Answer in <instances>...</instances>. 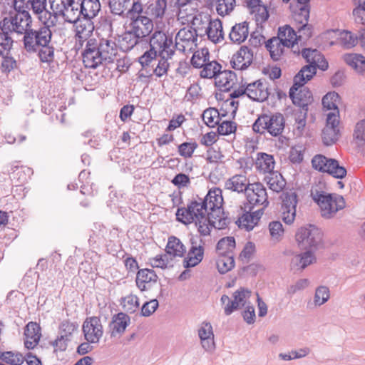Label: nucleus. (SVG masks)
I'll return each mask as SVG.
<instances>
[{
    "mask_svg": "<svg viewBox=\"0 0 365 365\" xmlns=\"http://www.w3.org/2000/svg\"><path fill=\"white\" fill-rule=\"evenodd\" d=\"M176 219L184 225L195 223L197 231L202 236H208L210 235V227L215 226V220L213 212L205 213L199 211L198 209L194 210L193 207H180L176 212Z\"/></svg>",
    "mask_w": 365,
    "mask_h": 365,
    "instance_id": "f257e3e1",
    "label": "nucleus"
},
{
    "mask_svg": "<svg viewBox=\"0 0 365 365\" xmlns=\"http://www.w3.org/2000/svg\"><path fill=\"white\" fill-rule=\"evenodd\" d=\"M312 200L319 206L323 217L330 219L340 210L345 207L346 202L341 195H333L322 190L318 185L311 189Z\"/></svg>",
    "mask_w": 365,
    "mask_h": 365,
    "instance_id": "f03ea898",
    "label": "nucleus"
},
{
    "mask_svg": "<svg viewBox=\"0 0 365 365\" xmlns=\"http://www.w3.org/2000/svg\"><path fill=\"white\" fill-rule=\"evenodd\" d=\"M312 200L319 206L323 217L330 219L340 210L345 207L346 202L341 195H333L322 190L318 185L311 189Z\"/></svg>",
    "mask_w": 365,
    "mask_h": 365,
    "instance_id": "7ed1b4c3",
    "label": "nucleus"
},
{
    "mask_svg": "<svg viewBox=\"0 0 365 365\" xmlns=\"http://www.w3.org/2000/svg\"><path fill=\"white\" fill-rule=\"evenodd\" d=\"M285 127V118L280 113L259 115L252 124L255 133L264 135L268 133L272 137L280 135Z\"/></svg>",
    "mask_w": 365,
    "mask_h": 365,
    "instance_id": "20e7f679",
    "label": "nucleus"
},
{
    "mask_svg": "<svg viewBox=\"0 0 365 365\" xmlns=\"http://www.w3.org/2000/svg\"><path fill=\"white\" fill-rule=\"evenodd\" d=\"M197 197V199L191 200L187 205V207L192 206L194 210L197 208L199 211L205 213L213 212L215 214L216 212H223V197L221 189L218 187L212 188L203 198L198 196Z\"/></svg>",
    "mask_w": 365,
    "mask_h": 365,
    "instance_id": "39448f33",
    "label": "nucleus"
},
{
    "mask_svg": "<svg viewBox=\"0 0 365 365\" xmlns=\"http://www.w3.org/2000/svg\"><path fill=\"white\" fill-rule=\"evenodd\" d=\"M24 34V46L29 53H36L39 50V46L50 43L52 32L49 26H43L38 29H26Z\"/></svg>",
    "mask_w": 365,
    "mask_h": 365,
    "instance_id": "423d86ee",
    "label": "nucleus"
},
{
    "mask_svg": "<svg viewBox=\"0 0 365 365\" xmlns=\"http://www.w3.org/2000/svg\"><path fill=\"white\" fill-rule=\"evenodd\" d=\"M309 81L307 80L306 77L302 79V76L295 75L294 83L289 91V96L293 104L301 108L302 110H304V109L308 110L309 105L313 101L312 93L309 89L303 88L298 91L299 88L302 87Z\"/></svg>",
    "mask_w": 365,
    "mask_h": 365,
    "instance_id": "0eeeda50",
    "label": "nucleus"
},
{
    "mask_svg": "<svg viewBox=\"0 0 365 365\" xmlns=\"http://www.w3.org/2000/svg\"><path fill=\"white\" fill-rule=\"evenodd\" d=\"M201 23H202V18L195 16L191 21V26L183 27L180 29L175 36V41L176 42L180 41L183 44L179 43L178 51L184 52L186 48L191 50L193 47H197V29H199L197 26Z\"/></svg>",
    "mask_w": 365,
    "mask_h": 365,
    "instance_id": "6e6552de",
    "label": "nucleus"
},
{
    "mask_svg": "<svg viewBox=\"0 0 365 365\" xmlns=\"http://www.w3.org/2000/svg\"><path fill=\"white\" fill-rule=\"evenodd\" d=\"M295 237L302 248H316L322 241V232L316 226L309 225L298 229Z\"/></svg>",
    "mask_w": 365,
    "mask_h": 365,
    "instance_id": "1a4fd4ad",
    "label": "nucleus"
},
{
    "mask_svg": "<svg viewBox=\"0 0 365 365\" xmlns=\"http://www.w3.org/2000/svg\"><path fill=\"white\" fill-rule=\"evenodd\" d=\"M302 56L306 60L308 64L304 66L296 76L307 78V80H311L316 75L318 63L324 58V56L317 50L305 48L302 51Z\"/></svg>",
    "mask_w": 365,
    "mask_h": 365,
    "instance_id": "9d476101",
    "label": "nucleus"
},
{
    "mask_svg": "<svg viewBox=\"0 0 365 365\" xmlns=\"http://www.w3.org/2000/svg\"><path fill=\"white\" fill-rule=\"evenodd\" d=\"M246 196L247 202L244 203V208L248 207L252 211L255 205H262L263 208L269 205L266 188L261 182H255L250 185Z\"/></svg>",
    "mask_w": 365,
    "mask_h": 365,
    "instance_id": "9b49d317",
    "label": "nucleus"
},
{
    "mask_svg": "<svg viewBox=\"0 0 365 365\" xmlns=\"http://www.w3.org/2000/svg\"><path fill=\"white\" fill-rule=\"evenodd\" d=\"M100 52L96 38H88L82 52L83 62L86 68H96L104 63L103 55Z\"/></svg>",
    "mask_w": 365,
    "mask_h": 365,
    "instance_id": "f8f14e48",
    "label": "nucleus"
},
{
    "mask_svg": "<svg viewBox=\"0 0 365 365\" xmlns=\"http://www.w3.org/2000/svg\"><path fill=\"white\" fill-rule=\"evenodd\" d=\"M282 199V217L287 225L294 222L296 217V207L298 202L297 195L294 191L284 192L281 195Z\"/></svg>",
    "mask_w": 365,
    "mask_h": 365,
    "instance_id": "ddd939ff",
    "label": "nucleus"
},
{
    "mask_svg": "<svg viewBox=\"0 0 365 365\" xmlns=\"http://www.w3.org/2000/svg\"><path fill=\"white\" fill-rule=\"evenodd\" d=\"M83 333L85 339L90 343H98L103 336V329L100 317H87L83 324Z\"/></svg>",
    "mask_w": 365,
    "mask_h": 365,
    "instance_id": "4468645a",
    "label": "nucleus"
},
{
    "mask_svg": "<svg viewBox=\"0 0 365 365\" xmlns=\"http://www.w3.org/2000/svg\"><path fill=\"white\" fill-rule=\"evenodd\" d=\"M339 117L334 113H329L327 118L326 126L322 130V140L325 145L335 143L339 137Z\"/></svg>",
    "mask_w": 365,
    "mask_h": 365,
    "instance_id": "2eb2a0df",
    "label": "nucleus"
},
{
    "mask_svg": "<svg viewBox=\"0 0 365 365\" xmlns=\"http://www.w3.org/2000/svg\"><path fill=\"white\" fill-rule=\"evenodd\" d=\"M253 51L246 46H242L233 55L230 63L234 69L245 70L252 63Z\"/></svg>",
    "mask_w": 365,
    "mask_h": 365,
    "instance_id": "dca6fc26",
    "label": "nucleus"
},
{
    "mask_svg": "<svg viewBox=\"0 0 365 365\" xmlns=\"http://www.w3.org/2000/svg\"><path fill=\"white\" fill-rule=\"evenodd\" d=\"M63 16L66 22L78 24L81 19H83V13L81 9L80 0H73L67 6H61L58 12Z\"/></svg>",
    "mask_w": 365,
    "mask_h": 365,
    "instance_id": "f3484780",
    "label": "nucleus"
},
{
    "mask_svg": "<svg viewBox=\"0 0 365 365\" xmlns=\"http://www.w3.org/2000/svg\"><path fill=\"white\" fill-rule=\"evenodd\" d=\"M130 323V317L124 312H119L113 316L109 323L111 337L120 336Z\"/></svg>",
    "mask_w": 365,
    "mask_h": 365,
    "instance_id": "a211bd4d",
    "label": "nucleus"
},
{
    "mask_svg": "<svg viewBox=\"0 0 365 365\" xmlns=\"http://www.w3.org/2000/svg\"><path fill=\"white\" fill-rule=\"evenodd\" d=\"M130 29L136 36L142 38L148 36L153 29V24L150 19L145 16H138L132 20Z\"/></svg>",
    "mask_w": 365,
    "mask_h": 365,
    "instance_id": "6ab92c4d",
    "label": "nucleus"
},
{
    "mask_svg": "<svg viewBox=\"0 0 365 365\" xmlns=\"http://www.w3.org/2000/svg\"><path fill=\"white\" fill-rule=\"evenodd\" d=\"M247 96L254 101L263 102L269 97L266 84L262 80H257L246 86Z\"/></svg>",
    "mask_w": 365,
    "mask_h": 365,
    "instance_id": "aec40b11",
    "label": "nucleus"
},
{
    "mask_svg": "<svg viewBox=\"0 0 365 365\" xmlns=\"http://www.w3.org/2000/svg\"><path fill=\"white\" fill-rule=\"evenodd\" d=\"M236 73L230 70L221 71L215 77V84L220 91L228 92L235 84Z\"/></svg>",
    "mask_w": 365,
    "mask_h": 365,
    "instance_id": "412c9836",
    "label": "nucleus"
},
{
    "mask_svg": "<svg viewBox=\"0 0 365 365\" xmlns=\"http://www.w3.org/2000/svg\"><path fill=\"white\" fill-rule=\"evenodd\" d=\"M100 53L103 55L104 63H112L117 55L118 49L115 43L106 38L96 39Z\"/></svg>",
    "mask_w": 365,
    "mask_h": 365,
    "instance_id": "4be33fe9",
    "label": "nucleus"
},
{
    "mask_svg": "<svg viewBox=\"0 0 365 365\" xmlns=\"http://www.w3.org/2000/svg\"><path fill=\"white\" fill-rule=\"evenodd\" d=\"M242 209L244 210L245 213L240 217L236 223L239 227L241 226V223L243 222V226L246 228L247 230H251L253 229L255 225L257 223V221L260 219L261 216L263 214L264 208L259 209L255 212H252L249 210V208L247 207L246 210L244 208V206L242 207Z\"/></svg>",
    "mask_w": 365,
    "mask_h": 365,
    "instance_id": "5701e85b",
    "label": "nucleus"
},
{
    "mask_svg": "<svg viewBox=\"0 0 365 365\" xmlns=\"http://www.w3.org/2000/svg\"><path fill=\"white\" fill-rule=\"evenodd\" d=\"M205 34L207 38L214 43H217L224 40V32L222 21L217 19L210 20L207 27L205 29Z\"/></svg>",
    "mask_w": 365,
    "mask_h": 365,
    "instance_id": "b1692460",
    "label": "nucleus"
},
{
    "mask_svg": "<svg viewBox=\"0 0 365 365\" xmlns=\"http://www.w3.org/2000/svg\"><path fill=\"white\" fill-rule=\"evenodd\" d=\"M250 185L247 182L245 175H235L226 181L225 188L237 192L245 191V194H247L251 187Z\"/></svg>",
    "mask_w": 365,
    "mask_h": 365,
    "instance_id": "393cba45",
    "label": "nucleus"
},
{
    "mask_svg": "<svg viewBox=\"0 0 365 365\" xmlns=\"http://www.w3.org/2000/svg\"><path fill=\"white\" fill-rule=\"evenodd\" d=\"M248 34V23L244 21L236 24L232 27L229 34V38L232 43L240 44L247 39Z\"/></svg>",
    "mask_w": 365,
    "mask_h": 365,
    "instance_id": "a878e982",
    "label": "nucleus"
},
{
    "mask_svg": "<svg viewBox=\"0 0 365 365\" xmlns=\"http://www.w3.org/2000/svg\"><path fill=\"white\" fill-rule=\"evenodd\" d=\"M158 279L155 272L151 269H139L136 274L135 282L137 287L141 290L147 289L146 284L156 282Z\"/></svg>",
    "mask_w": 365,
    "mask_h": 365,
    "instance_id": "bb28decb",
    "label": "nucleus"
},
{
    "mask_svg": "<svg viewBox=\"0 0 365 365\" xmlns=\"http://www.w3.org/2000/svg\"><path fill=\"white\" fill-rule=\"evenodd\" d=\"M24 29L23 26L18 25L16 17H13L11 13H10L9 17H4L3 20L0 21V32L3 34L10 36L14 32L22 34Z\"/></svg>",
    "mask_w": 365,
    "mask_h": 365,
    "instance_id": "cd10ccee",
    "label": "nucleus"
},
{
    "mask_svg": "<svg viewBox=\"0 0 365 365\" xmlns=\"http://www.w3.org/2000/svg\"><path fill=\"white\" fill-rule=\"evenodd\" d=\"M277 38H279L287 48L292 47V48H294V44L297 43L298 40L295 31L289 25L279 28Z\"/></svg>",
    "mask_w": 365,
    "mask_h": 365,
    "instance_id": "c85d7f7f",
    "label": "nucleus"
},
{
    "mask_svg": "<svg viewBox=\"0 0 365 365\" xmlns=\"http://www.w3.org/2000/svg\"><path fill=\"white\" fill-rule=\"evenodd\" d=\"M265 47L269 51L272 59L277 61L280 59L287 45H284L279 38L272 37L265 43Z\"/></svg>",
    "mask_w": 365,
    "mask_h": 365,
    "instance_id": "c756f323",
    "label": "nucleus"
},
{
    "mask_svg": "<svg viewBox=\"0 0 365 365\" xmlns=\"http://www.w3.org/2000/svg\"><path fill=\"white\" fill-rule=\"evenodd\" d=\"M84 22L80 19L78 24H75L76 26V37L78 38L80 43L86 41L89 38L88 36L93 33V25L91 22L92 19H83Z\"/></svg>",
    "mask_w": 365,
    "mask_h": 365,
    "instance_id": "7c9ffc66",
    "label": "nucleus"
},
{
    "mask_svg": "<svg viewBox=\"0 0 365 365\" xmlns=\"http://www.w3.org/2000/svg\"><path fill=\"white\" fill-rule=\"evenodd\" d=\"M83 19H93L96 17L101 10L99 0H80Z\"/></svg>",
    "mask_w": 365,
    "mask_h": 365,
    "instance_id": "2f4dec72",
    "label": "nucleus"
},
{
    "mask_svg": "<svg viewBox=\"0 0 365 365\" xmlns=\"http://www.w3.org/2000/svg\"><path fill=\"white\" fill-rule=\"evenodd\" d=\"M344 60L351 67L359 73L365 71V57L357 53H347L344 56Z\"/></svg>",
    "mask_w": 365,
    "mask_h": 365,
    "instance_id": "473e14b6",
    "label": "nucleus"
},
{
    "mask_svg": "<svg viewBox=\"0 0 365 365\" xmlns=\"http://www.w3.org/2000/svg\"><path fill=\"white\" fill-rule=\"evenodd\" d=\"M235 248V239L233 237H225L220 239L217 245L216 251L218 256L222 255H233V250Z\"/></svg>",
    "mask_w": 365,
    "mask_h": 365,
    "instance_id": "72a5a7b5",
    "label": "nucleus"
},
{
    "mask_svg": "<svg viewBox=\"0 0 365 365\" xmlns=\"http://www.w3.org/2000/svg\"><path fill=\"white\" fill-rule=\"evenodd\" d=\"M257 166L264 173H271L274 168V160L272 155L264 153H258L256 162Z\"/></svg>",
    "mask_w": 365,
    "mask_h": 365,
    "instance_id": "f704fd0d",
    "label": "nucleus"
},
{
    "mask_svg": "<svg viewBox=\"0 0 365 365\" xmlns=\"http://www.w3.org/2000/svg\"><path fill=\"white\" fill-rule=\"evenodd\" d=\"M316 262V257L314 254L307 250L300 255H297L292 259L293 266H299L301 269H305L308 265Z\"/></svg>",
    "mask_w": 365,
    "mask_h": 365,
    "instance_id": "c9c22d12",
    "label": "nucleus"
},
{
    "mask_svg": "<svg viewBox=\"0 0 365 365\" xmlns=\"http://www.w3.org/2000/svg\"><path fill=\"white\" fill-rule=\"evenodd\" d=\"M216 266L220 274H225L230 271L235 266L233 255H222L218 256L216 260Z\"/></svg>",
    "mask_w": 365,
    "mask_h": 365,
    "instance_id": "e433bc0d",
    "label": "nucleus"
},
{
    "mask_svg": "<svg viewBox=\"0 0 365 365\" xmlns=\"http://www.w3.org/2000/svg\"><path fill=\"white\" fill-rule=\"evenodd\" d=\"M340 101V96L335 91L327 93L322 98L323 107L327 110H334V113L339 117L338 103Z\"/></svg>",
    "mask_w": 365,
    "mask_h": 365,
    "instance_id": "4c0bfd02",
    "label": "nucleus"
},
{
    "mask_svg": "<svg viewBox=\"0 0 365 365\" xmlns=\"http://www.w3.org/2000/svg\"><path fill=\"white\" fill-rule=\"evenodd\" d=\"M309 14V5L301 6L299 12L295 14V21L301 24V26H299V30H305L306 29H308V30L310 31V29H312V25L308 24Z\"/></svg>",
    "mask_w": 365,
    "mask_h": 365,
    "instance_id": "58836bf2",
    "label": "nucleus"
},
{
    "mask_svg": "<svg viewBox=\"0 0 365 365\" xmlns=\"http://www.w3.org/2000/svg\"><path fill=\"white\" fill-rule=\"evenodd\" d=\"M202 117L205 123L210 128H215L220 121V114L215 108L210 107L205 109Z\"/></svg>",
    "mask_w": 365,
    "mask_h": 365,
    "instance_id": "ea45409f",
    "label": "nucleus"
},
{
    "mask_svg": "<svg viewBox=\"0 0 365 365\" xmlns=\"http://www.w3.org/2000/svg\"><path fill=\"white\" fill-rule=\"evenodd\" d=\"M221 68L222 66L218 62L216 61H210L208 58V61L205 63L200 71V77L203 78H215L217 74L220 71Z\"/></svg>",
    "mask_w": 365,
    "mask_h": 365,
    "instance_id": "a19ab883",
    "label": "nucleus"
},
{
    "mask_svg": "<svg viewBox=\"0 0 365 365\" xmlns=\"http://www.w3.org/2000/svg\"><path fill=\"white\" fill-rule=\"evenodd\" d=\"M108 5L113 14L123 16L131 5V0H109Z\"/></svg>",
    "mask_w": 365,
    "mask_h": 365,
    "instance_id": "79ce46f5",
    "label": "nucleus"
},
{
    "mask_svg": "<svg viewBox=\"0 0 365 365\" xmlns=\"http://www.w3.org/2000/svg\"><path fill=\"white\" fill-rule=\"evenodd\" d=\"M166 250L172 252L177 257H182L185 252V247L180 242V240L175 236H171L168 238Z\"/></svg>",
    "mask_w": 365,
    "mask_h": 365,
    "instance_id": "37998d69",
    "label": "nucleus"
},
{
    "mask_svg": "<svg viewBox=\"0 0 365 365\" xmlns=\"http://www.w3.org/2000/svg\"><path fill=\"white\" fill-rule=\"evenodd\" d=\"M16 13L13 15V17H16V21L18 25L23 26L24 31L31 27L32 19L29 14V9H24L19 11V9H14Z\"/></svg>",
    "mask_w": 365,
    "mask_h": 365,
    "instance_id": "c03bdc74",
    "label": "nucleus"
},
{
    "mask_svg": "<svg viewBox=\"0 0 365 365\" xmlns=\"http://www.w3.org/2000/svg\"><path fill=\"white\" fill-rule=\"evenodd\" d=\"M327 173L335 178L343 179L346 177L347 171L344 166L339 165L338 160L331 158L330 159V163H329V169L327 170Z\"/></svg>",
    "mask_w": 365,
    "mask_h": 365,
    "instance_id": "a18cd8bd",
    "label": "nucleus"
},
{
    "mask_svg": "<svg viewBox=\"0 0 365 365\" xmlns=\"http://www.w3.org/2000/svg\"><path fill=\"white\" fill-rule=\"evenodd\" d=\"M168 41V35L162 31H155L150 38V50L158 53V49L162 47V43Z\"/></svg>",
    "mask_w": 365,
    "mask_h": 365,
    "instance_id": "49530a36",
    "label": "nucleus"
},
{
    "mask_svg": "<svg viewBox=\"0 0 365 365\" xmlns=\"http://www.w3.org/2000/svg\"><path fill=\"white\" fill-rule=\"evenodd\" d=\"M78 324L76 322H71L70 320L62 321L58 327V332L60 336H63L71 340L73 333L78 329Z\"/></svg>",
    "mask_w": 365,
    "mask_h": 365,
    "instance_id": "de8ad7c7",
    "label": "nucleus"
},
{
    "mask_svg": "<svg viewBox=\"0 0 365 365\" xmlns=\"http://www.w3.org/2000/svg\"><path fill=\"white\" fill-rule=\"evenodd\" d=\"M179 42H176L173 44L172 36H168V41L165 43H162V47L158 49V53L159 56H167L172 58L174 55L175 50H178Z\"/></svg>",
    "mask_w": 365,
    "mask_h": 365,
    "instance_id": "09e8293b",
    "label": "nucleus"
},
{
    "mask_svg": "<svg viewBox=\"0 0 365 365\" xmlns=\"http://www.w3.org/2000/svg\"><path fill=\"white\" fill-rule=\"evenodd\" d=\"M167 7V0H157L155 4H151L148 7L145 14H150L155 18L163 16Z\"/></svg>",
    "mask_w": 365,
    "mask_h": 365,
    "instance_id": "8fccbe9b",
    "label": "nucleus"
},
{
    "mask_svg": "<svg viewBox=\"0 0 365 365\" xmlns=\"http://www.w3.org/2000/svg\"><path fill=\"white\" fill-rule=\"evenodd\" d=\"M139 39L140 38L130 29L123 34L120 44L125 50H130L138 43Z\"/></svg>",
    "mask_w": 365,
    "mask_h": 365,
    "instance_id": "3c124183",
    "label": "nucleus"
},
{
    "mask_svg": "<svg viewBox=\"0 0 365 365\" xmlns=\"http://www.w3.org/2000/svg\"><path fill=\"white\" fill-rule=\"evenodd\" d=\"M330 297L329 289L326 286H319L316 289L314 302L316 306L326 303Z\"/></svg>",
    "mask_w": 365,
    "mask_h": 365,
    "instance_id": "603ef678",
    "label": "nucleus"
},
{
    "mask_svg": "<svg viewBox=\"0 0 365 365\" xmlns=\"http://www.w3.org/2000/svg\"><path fill=\"white\" fill-rule=\"evenodd\" d=\"M121 304L125 311L132 314L139 307V299L135 295L130 294L122 298Z\"/></svg>",
    "mask_w": 365,
    "mask_h": 365,
    "instance_id": "864d4df0",
    "label": "nucleus"
},
{
    "mask_svg": "<svg viewBox=\"0 0 365 365\" xmlns=\"http://www.w3.org/2000/svg\"><path fill=\"white\" fill-rule=\"evenodd\" d=\"M330 159L323 155H317L312 160L314 169L322 173H327Z\"/></svg>",
    "mask_w": 365,
    "mask_h": 365,
    "instance_id": "5fc2aeb1",
    "label": "nucleus"
},
{
    "mask_svg": "<svg viewBox=\"0 0 365 365\" xmlns=\"http://www.w3.org/2000/svg\"><path fill=\"white\" fill-rule=\"evenodd\" d=\"M46 43L45 46H39V50H37L40 61L43 63H49L53 61L54 57V48Z\"/></svg>",
    "mask_w": 365,
    "mask_h": 365,
    "instance_id": "6e6d98bb",
    "label": "nucleus"
},
{
    "mask_svg": "<svg viewBox=\"0 0 365 365\" xmlns=\"http://www.w3.org/2000/svg\"><path fill=\"white\" fill-rule=\"evenodd\" d=\"M4 356H2L1 359L10 365H21L24 361V358L23 355L19 353L16 352V354L13 351H4Z\"/></svg>",
    "mask_w": 365,
    "mask_h": 365,
    "instance_id": "4d7b16f0",
    "label": "nucleus"
},
{
    "mask_svg": "<svg viewBox=\"0 0 365 365\" xmlns=\"http://www.w3.org/2000/svg\"><path fill=\"white\" fill-rule=\"evenodd\" d=\"M160 57V58L158 60L157 66L155 68H153V73L158 78L167 75L170 67V63L168 61L171 58L164 56Z\"/></svg>",
    "mask_w": 365,
    "mask_h": 365,
    "instance_id": "13d9d810",
    "label": "nucleus"
},
{
    "mask_svg": "<svg viewBox=\"0 0 365 365\" xmlns=\"http://www.w3.org/2000/svg\"><path fill=\"white\" fill-rule=\"evenodd\" d=\"M267 183L269 188L276 192H281L286 185L285 180L280 174L268 178Z\"/></svg>",
    "mask_w": 365,
    "mask_h": 365,
    "instance_id": "bf43d9fd",
    "label": "nucleus"
},
{
    "mask_svg": "<svg viewBox=\"0 0 365 365\" xmlns=\"http://www.w3.org/2000/svg\"><path fill=\"white\" fill-rule=\"evenodd\" d=\"M354 137L358 146L363 147L365 145V120H361L356 123Z\"/></svg>",
    "mask_w": 365,
    "mask_h": 365,
    "instance_id": "052dcab7",
    "label": "nucleus"
},
{
    "mask_svg": "<svg viewBox=\"0 0 365 365\" xmlns=\"http://www.w3.org/2000/svg\"><path fill=\"white\" fill-rule=\"evenodd\" d=\"M197 146L198 145L195 141L190 143L184 142L178 145V153L180 156L185 158H191Z\"/></svg>",
    "mask_w": 365,
    "mask_h": 365,
    "instance_id": "680f3d73",
    "label": "nucleus"
},
{
    "mask_svg": "<svg viewBox=\"0 0 365 365\" xmlns=\"http://www.w3.org/2000/svg\"><path fill=\"white\" fill-rule=\"evenodd\" d=\"M341 41L344 48H351L357 44V37L351 31H343L341 33Z\"/></svg>",
    "mask_w": 365,
    "mask_h": 365,
    "instance_id": "e2e57ef3",
    "label": "nucleus"
},
{
    "mask_svg": "<svg viewBox=\"0 0 365 365\" xmlns=\"http://www.w3.org/2000/svg\"><path fill=\"white\" fill-rule=\"evenodd\" d=\"M220 301L225 306L224 311L227 316L230 315L235 310L240 307V305L234 299L232 300L227 295L223 294L221 297Z\"/></svg>",
    "mask_w": 365,
    "mask_h": 365,
    "instance_id": "0e129e2a",
    "label": "nucleus"
},
{
    "mask_svg": "<svg viewBox=\"0 0 365 365\" xmlns=\"http://www.w3.org/2000/svg\"><path fill=\"white\" fill-rule=\"evenodd\" d=\"M217 125L218 126L217 133L221 135H230L237 130V123L234 121L224 120Z\"/></svg>",
    "mask_w": 365,
    "mask_h": 365,
    "instance_id": "69168bd1",
    "label": "nucleus"
},
{
    "mask_svg": "<svg viewBox=\"0 0 365 365\" xmlns=\"http://www.w3.org/2000/svg\"><path fill=\"white\" fill-rule=\"evenodd\" d=\"M200 243H197V239L192 237L190 239L191 247L188 252L187 255L197 256L203 258L204 256V247L203 245L205 242L202 239H200Z\"/></svg>",
    "mask_w": 365,
    "mask_h": 365,
    "instance_id": "338daca9",
    "label": "nucleus"
},
{
    "mask_svg": "<svg viewBox=\"0 0 365 365\" xmlns=\"http://www.w3.org/2000/svg\"><path fill=\"white\" fill-rule=\"evenodd\" d=\"M158 53L153 51L152 50H148L145 51L140 58L139 63H140L142 67L145 66H152L154 67L155 62L156 61V57Z\"/></svg>",
    "mask_w": 365,
    "mask_h": 365,
    "instance_id": "774afa93",
    "label": "nucleus"
}]
</instances>
